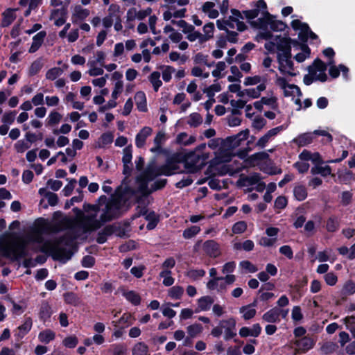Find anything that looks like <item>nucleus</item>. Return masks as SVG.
<instances>
[{"instance_id": "obj_1", "label": "nucleus", "mask_w": 355, "mask_h": 355, "mask_svg": "<svg viewBox=\"0 0 355 355\" xmlns=\"http://www.w3.org/2000/svg\"><path fill=\"white\" fill-rule=\"evenodd\" d=\"M121 208L120 202L116 198H113L107 202L105 208L99 216V209L97 206L87 205L85 207V214H80L76 216L75 223L68 234L69 237H64L60 240L47 241L42 244V252H50L54 258L62 263H65L71 257L69 251L62 248V245L71 246L72 241L81 234L94 231L100 228L105 222L112 220L119 215Z\"/></svg>"}, {"instance_id": "obj_2", "label": "nucleus", "mask_w": 355, "mask_h": 355, "mask_svg": "<svg viewBox=\"0 0 355 355\" xmlns=\"http://www.w3.org/2000/svg\"><path fill=\"white\" fill-rule=\"evenodd\" d=\"M180 171L179 163L175 161H168L166 164L159 168L155 167L154 165H150L146 168L145 172L137 178V191L143 195H146L154 190L161 189L165 185L166 180H161L155 182L154 187L151 189L148 188V183L153 181L158 175H164L168 176L178 173Z\"/></svg>"}, {"instance_id": "obj_3", "label": "nucleus", "mask_w": 355, "mask_h": 355, "mask_svg": "<svg viewBox=\"0 0 355 355\" xmlns=\"http://www.w3.org/2000/svg\"><path fill=\"white\" fill-rule=\"evenodd\" d=\"M249 130L248 129L240 132L234 136L229 137L223 140V148L216 154V162H228L231 160L233 155L232 150L241 145V142L247 139L249 136Z\"/></svg>"}, {"instance_id": "obj_4", "label": "nucleus", "mask_w": 355, "mask_h": 355, "mask_svg": "<svg viewBox=\"0 0 355 355\" xmlns=\"http://www.w3.org/2000/svg\"><path fill=\"white\" fill-rule=\"evenodd\" d=\"M278 48L282 49V52H278L277 61L278 69L284 76H295L297 75L293 62L291 59V46L287 40H280Z\"/></svg>"}, {"instance_id": "obj_5", "label": "nucleus", "mask_w": 355, "mask_h": 355, "mask_svg": "<svg viewBox=\"0 0 355 355\" xmlns=\"http://www.w3.org/2000/svg\"><path fill=\"white\" fill-rule=\"evenodd\" d=\"M251 24L254 27L261 29L257 35V40H271L272 34L266 28L269 27L274 31H281L285 28V24L279 21H275L272 19L271 15L268 13L266 19H258L257 21H251Z\"/></svg>"}, {"instance_id": "obj_6", "label": "nucleus", "mask_w": 355, "mask_h": 355, "mask_svg": "<svg viewBox=\"0 0 355 355\" xmlns=\"http://www.w3.org/2000/svg\"><path fill=\"white\" fill-rule=\"evenodd\" d=\"M28 240L19 237L12 239L2 248L3 253L12 259H19L26 256V245Z\"/></svg>"}, {"instance_id": "obj_7", "label": "nucleus", "mask_w": 355, "mask_h": 355, "mask_svg": "<svg viewBox=\"0 0 355 355\" xmlns=\"http://www.w3.org/2000/svg\"><path fill=\"white\" fill-rule=\"evenodd\" d=\"M275 83L283 90L284 96L291 97L294 101L295 103L298 105L297 110L302 109V103L300 98L302 96V92L297 85L288 84L285 78L279 76L277 74H276L275 76Z\"/></svg>"}, {"instance_id": "obj_8", "label": "nucleus", "mask_w": 355, "mask_h": 355, "mask_svg": "<svg viewBox=\"0 0 355 355\" xmlns=\"http://www.w3.org/2000/svg\"><path fill=\"white\" fill-rule=\"evenodd\" d=\"M202 245L204 252L211 257H217L220 254V250L218 243L214 240H208L202 243L201 241H198L194 247L193 250L198 252L200 245Z\"/></svg>"}, {"instance_id": "obj_9", "label": "nucleus", "mask_w": 355, "mask_h": 355, "mask_svg": "<svg viewBox=\"0 0 355 355\" xmlns=\"http://www.w3.org/2000/svg\"><path fill=\"white\" fill-rule=\"evenodd\" d=\"M245 17L249 19L252 20L256 17L261 16L258 19H266L268 12L266 10V3L263 0H259L255 3V8L252 10H245L243 12Z\"/></svg>"}, {"instance_id": "obj_10", "label": "nucleus", "mask_w": 355, "mask_h": 355, "mask_svg": "<svg viewBox=\"0 0 355 355\" xmlns=\"http://www.w3.org/2000/svg\"><path fill=\"white\" fill-rule=\"evenodd\" d=\"M327 65L320 60H315L312 65L309 67V72H310L315 80L321 82L326 81L327 76L325 73Z\"/></svg>"}, {"instance_id": "obj_11", "label": "nucleus", "mask_w": 355, "mask_h": 355, "mask_svg": "<svg viewBox=\"0 0 355 355\" xmlns=\"http://www.w3.org/2000/svg\"><path fill=\"white\" fill-rule=\"evenodd\" d=\"M291 26L293 29L300 31L299 37L302 40H307L309 38L311 40L318 38V36L311 31L306 24L302 23L298 19L293 20Z\"/></svg>"}, {"instance_id": "obj_12", "label": "nucleus", "mask_w": 355, "mask_h": 355, "mask_svg": "<svg viewBox=\"0 0 355 355\" xmlns=\"http://www.w3.org/2000/svg\"><path fill=\"white\" fill-rule=\"evenodd\" d=\"M279 230L277 227H269L266 230L267 236H262L258 241L259 245L263 247H272L277 241V234Z\"/></svg>"}, {"instance_id": "obj_13", "label": "nucleus", "mask_w": 355, "mask_h": 355, "mask_svg": "<svg viewBox=\"0 0 355 355\" xmlns=\"http://www.w3.org/2000/svg\"><path fill=\"white\" fill-rule=\"evenodd\" d=\"M236 320L232 317L220 321L219 325L224 329L225 340H228L236 335Z\"/></svg>"}, {"instance_id": "obj_14", "label": "nucleus", "mask_w": 355, "mask_h": 355, "mask_svg": "<svg viewBox=\"0 0 355 355\" xmlns=\"http://www.w3.org/2000/svg\"><path fill=\"white\" fill-rule=\"evenodd\" d=\"M231 14L227 19L230 23V28H236L239 31H244L246 26L243 21V17L241 12L236 9H232Z\"/></svg>"}, {"instance_id": "obj_15", "label": "nucleus", "mask_w": 355, "mask_h": 355, "mask_svg": "<svg viewBox=\"0 0 355 355\" xmlns=\"http://www.w3.org/2000/svg\"><path fill=\"white\" fill-rule=\"evenodd\" d=\"M89 15V10L83 8L80 5H76L72 8L71 21L73 24H76L79 21H83Z\"/></svg>"}, {"instance_id": "obj_16", "label": "nucleus", "mask_w": 355, "mask_h": 355, "mask_svg": "<svg viewBox=\"0 0 355 355\" xmlns=\"http://www.w3.org/2000/svg\"><path fill=\"white\" fill-rule=\"evenodd\" d=\"M153 133V129L149 126H144L135 137V145L137 148H143L146 144V141Z\"/></svg>"}, {"instance_id": "obj_17", "label": "nucleus", "mask_w": 355, "mask_h": 355, "mask_svg": "<svg viewBox=\"0 0 355 355\" xmlns=\"http://www.w3.org/2000/svg\"><path fill=\"white\" fill-rule=\"evenodd\" d=\"M265 89L266 85L264 83H261L257 87L245 89L240 92L239 94H237V95L241 98L248 96L252 98H257L260 96L261 92L264 91Z\"/></svg>"}, {"instance_id": "obj_18", "label": "nucleus", "mask_w": 355, "mask_h": 355, "mask_svg": "<svg viewBox=\"0 0 355 355\" xmlns=\"http://www.w3.org/2000/svg\"><path fill=\"white\" fill-rule=\"evenodd\" d=\"M328 64L330 66L329 73L332 78H336L338 77L340 75V71H342L343 77L345 79L348 78L347 73H348L349 69L346 66L340 64L338 67H336L334 65V60H331L328 62Z\"/></svg>"}, {"instance_id": "obj_19", "label": "nucleus", "mask_w": 355, "mask_h": 355, "mask_svg": "<svg viewBox=\"0 0 355 355\" xmlns=\"http://www.w3.org/2000/svg\"><path fill=\"white\" fill-rule=\"evenodd\" d=\"M261 332V327L259 324L256 323L251 328L243 327L239 330V336L243 338L248 336L258 337Z\"/></svg>"}, {"instance_id": "obj_20", "label": "nucleus", "mask_w": 355, "mask_h": 355, "mask_svg": "<svg viewBox=\"0 0 355 355\" xmlns=\"http://www.w3.org/2000/svg\"><path fill=\"white\" fill-rule=\"evenodd\" d=\"M214 300L211 296H203L199 298L197 301V307L195 309V313H198L201 311H207L210 309Z\"/></svg>"}, {"instance_id": "obj_21", "label": "nucleus", "mask_w": 355, "mask_h": 355, "mask_svg": "<svg viewBox=\"0 0 355 355\" xmlns=\"http://www.w3.org/2000/svg\"><path fill=\"white\" fill-rule=\"evenodd\" d=\"M201 9L209 19H216L219 16V11L216 8V4L213 1L205 2Z\"/></svg>"}, {"instance_id": "obj_22", "label": "nucleus", "mask_w": 355, "mask_h": 355, "mask_svg": "<svg viewBox=\"0 0 355 355\" xmlns=\"http://www.w3.org/2000/svg\"><path fill=\"white\" fill-rule=\"evenodd\" d=\"M295 345L298 350L306 352L313 347L315 341L311 338L305 336L297 340Z\"/></svg>"}, {"instance_id": "obj_23", "label": "nucleus", "mask_w": 355, "mask_h": 355, "mask_svg": "<svg viewBox=\"0 0 355 355\" xmlns=\"http://www.w3.org/2000/svg\"><path fill=\"white\" fill-rule=\"evenodd\" d=\"M207 288L210 291L222 292L225 290V285L222 277H214L207 283Z\"/></svg>"}, {"instance_id": "obj_24", "label": "nucleus", "mask_w": 355, "mask_h": 355, "mask_svg": "<svg viewBox=\"0 0 355 355\" xmlns=\"http://www.w3.org/2000/svg\"><path fill=\"white\" fill-rule=\"evenodd\" d=\"M51 19L54 21V24L57 26L63 25L66 21L64 9H54L51 14Z\"/></svg>"}, {"instance_id": "obj_25", "label": "nucleus", "mask_w": 355, "mask_h": 355, "mask_svg": "<svg viewBox=\"0 0 355 355\" xmlns=\"http://www.w3.org/2000/svg\"><path fill=\"white\" fill-rule=\"evenodd\" d=\"M255 307L256 303L254 302L246 306H243L239 309V312L242 314L244 320H250L255 316L257 313Z\"/></svg>"}, {"instance_id": "obj_26", "label": "nucleus", "mask_w": 355, "mask_h": 355, "mask_svg": "<svg viewBox=\"0 0 355 355\" xmlns=\"http://www.w3.org/2000/svg\"><path fill=\"white\" fill-rule=\"evenodd\" d=\"M164 33L165 34L168 35V39L173 42V43H179L182 40V35L175 30L171 26L166 25L164 28L163 30Z\"/></svg>"}, {"instance_id": "obj_27", "label": "nucleus", "mask_w": 355, "mask_h": 355, "mask_svg": "<svg viewBox=\"0 0 355 355\" xmlns=\"http://www.w3.org/2000/svg\"><path fill=\"white\" fill-rule=\"evenodd\" d=\"M46 35L45 31H40L37 33L33 38L32 44L29 49V53H35L37 51L43 43Z\"/></svg>"}, {"instance_id": "obj_28", "label": "nucleus", "mask_w": 355, "mask_h": 355, "mask_svg": "<svg viewBox=\"0 0 355 355\" xmlns=\"http://www.w3.org/2000/svg\"><path fill=\"white\" fill-rule=\"evenodd\" d=\"M135 101L137 107L140 112L147 111L146 96L144 92H137L135 95Z\"/></svg>"}, {"instance_id": "obj_29", "label": "nucleus", "mask_w": 355, "mask_h": 355, "mask_svg": "<svg viewBox=\"0 0 355 355\" xmlns=\"http://www.w3.org/2000/svg\"><path fill=\"white\" fill-rule=\"evenodd\" d=\"M262 320L268 323L279 322L281 320L278 315V308L275 307L266 312L262 316Z\"/></svg>"}, {"instance_id": "obj_30", "label": "nucleus", "mask_w": 355, "mask_h": 355, "mask_svg": "<svg viewBox=\"0 0 355 355\" xmlns=\"http://www.w3.org/2000/svg\"><path fill=\"white\" fill-rule=\"evenodd\" d=\"M314 139V133H304L293 139V142L299 146H304L311 144Z\"/></svg>"}, {"instance_id": "obj_31", "label": "nucleus", "mask_w": 355, "mask_h": 355, "mask_svg": "<svg viewBox=\"0 0 355 355\" xmlns=\"http://www.w3.org/2000/svg\"><path fill=\"white\" fill-rule=\"evenodd\" d=\"M223 139H211L208 142V146L211 149H216L217 147H219V148L217 150V151L215 152V158L211 162V164H213V165L225 162H216V154L221 149H223V150H225V148H223Z\"/></svg>"}, {"instance_id": "obj_32", "label": "nucleus", "mask_w": 355, "mask_h": 355, "mask_svg": "<svg viewBox=\"0 0 355 355\" xmlns=\"http://www.w3.org/2000/svg\"><path fill=\"white\" fill-rule=\"evenodd\" d=\"M331 250L326 249L323 251L318 252L316 254L315 259L313 260H318L319 262L324 263L326 261H330L331 263H334L336 260L335 257H331Z\"/></svg>"}, {"instance_id": "obj_33", "label": "nucleus", "mask_w": 355, "mask_h": 355, "mask_svg": "<svg viewBox=\"0 0 355 355\" xmlns=\"http://www.w3.org/2000/svg\"><path fill=\"white\" fill-rule=\"evenodd\" d=\"M55 338V333L51 329H45L38 334L40 342L47 344L53 340Z\"/></svg>"}, {"instance_id": "obj_34", "label": "nucleus", "mask_w": 355, "mask_h": 355, "mask_svg": "<svg viewBox=\"0 0 355 355\" xmlns=\"http://www.w3.org/2000/svg\"><path fill=\"white\" fill-rule=\"evenodd\" d=\"M15 9H7L3 12L2 26L6 27L10 26L16 19Z\"/></svg>"}, {"instance_id": "obj_35", "label": "nucleus", "mask_w": 355, "mask_h": 355, "mask_svg": "<svg viewBox=\"0 0 355 355\" xmlns=\"http://www.w3.org/2000/svg\"><path fill=\"white\" fill-rule=\"evenodd\" d=\"M313 175L320 174L323 177H326L331 174V168L329 166H322L321 164L315 165L311 169Z\"/></svg>"}, {"instance_id": "obj_36", "label": "nucleus", "mask_w": 355, "mask_h": 355, "mask_svg": "<svg viewBox=\"0 0 355 355\" xmlns=\"http://www.w3.org/2000/svg\"><path fill=\"white\" fill-rule=\"evenodd\" d=\"M202 37L205 42H206L214 37L215 31L214 24L213 22H208L205 24L202 28Z\"/></svg>"}, {"instance_id": "obj_37", "label": "nucleus", "mask_w": 355, "mask_h": 355, "mask_svg": "<svg viewBox=\"0 0 355 355\" xmlns=\"http://www.w3.org/2000/svg\"><path fill=\"white\" fill-rule=\"evenodd\" d=\"M148 80L155 92H157L159 87L162 85V82L160 80V73L159 71L152 72L148 76Z\"/></svg>"}, {"instance_id": "obj_38", "label": "nucleus", "mask_w": 355, "mask_h": 355, "mask_svg": "<svg viewBox=\"0 0 355 355\" xmlns=\"http://www.w3.org/2000/svg\"><path fill=\"white\" fill-rule=\"evenodd\" d=\"M293 195L299 201L305 200L307 197V190L306 187L301 184L295 185L293 188Z\"/></svg>"}, {"instance_id": "obj_39", "label": "nucleus", "mask_w": 355, "mask_h": 355, "mask_svg": "<svg viewBox=\"0 0 355 355\" xmlns=\"http://www.w3.org/2000/svg\"><path fill=\"white\" fill-rule=\"evenodd\" d=\"M87 66L89 67L87 73L90 76H98L103 75L104 73L102 66L98 67L96 62L88 61Z\"/></svg>"}, {"instance_id": "obj_40", "label": "nucleus", "mask_w": 355, "mask_h": 355, "mask_svg": "<svg viewBox=\"0 0 355 355\" xmlns=\"http://www.w3.org/2000/svg\"><path fill=\"white\" fill-rule=\"evenodd\" d=\"M203 331L202 326L199 323H194L187 327V331L190 338H195Z\"/></svg>"}, {"instance_id": "obj_41", "label": "nucleus", "mask_w": 355, "mask_h": 355, "mask_svg": "<svg viewBox=\"0 0 355 355\" xmlns=\"http://www.w3.org/2000/svg\"><path fill=\"white\" fill-rule=\"evenodd\" d=\"M171 270H162L159 272V277L163 278V284L166 286H170L174 284L175 279L171 276Z\"/></svg>"}, {"instance_id": "obj_42", "label": "nucleus", "mask_w": 355, "mask_h": 355, "mask_svg": "<svg viewBox=\"0 0 355 355\" xmlns=\"http://www.w3.org/2000/svg\"><path fill=\"white\" fill-rule=\"evenodd\" d=\"M62 119V115L57 111H51L46 119V125L49 126L55 125L60 123Z\"/></svg>"}, {"instance_id": "obj_43", "label": "nucleus", "mask_w": 355, "mask_h": 355, "mask_svg": "<svg viewBox=\"0 0 355 355\" xmlns=\"http://www.w3.org/2000/svg\"><path fill=\"white\" fill-rule=\"evenodd\" d=\"M197 84L196 83V80L191 81L189 85L187 87V92L190 94H193L192 99L194 101H198L201 98V94L199 92H197Z\"/></svg>"}, {"instance_id": "obj_44", "label": "nucleus", "mask_w": 355, "mask_h": 355, "mask_svg": "<svg viewBox=\"0 0 355 355\" xmlns=\"http://www.w3.org/2000/svg\"><path fill=\"white\" fill-rule=\"evenodd\" d=\"M187 123L191 127H198L202 123V118L200 114L194 112L187 117Z\"/></svg>"}, {"instance_id": "obj_45", "label": "nucleus", "mask_w": 355, "mask_h": 355, "mask_svg": "<svg viewBox=\"0 0 355 355\" xmlns=\"http://www.w3.org/2000/svg\"><path fill=\"white\" fill-rule=\"evenodd\" d=\"M272 39V41L267 42L265 44V48L269 51V52H273L276 49L279 51V52H282V49L277 47L278 43H279L280 40H286V38H282L278 36H276L275 38Z\"/></svg>"}, {"instance_id": "obj_46", "label": "nucleus", "mask_w": 355, "mask_h": 355, "mask_svg": "<svg viewBox=\"0 0 355 355\" xmlns=\"http://www.w3.org/2000/svg\"><path fill=\"white\" fill-rule=\"evenodd\" d=\"M337 348L338 345L336 343L331 341H327L321 345L320 352L324 354H329L335 352Z\"/></svg>"}, {"instance_id": "obj_47", "label": "nucleus", "mask_w": 355, "mask_h": 355, "mask_svg": "<svg viewBox=\"0 0 355 355\" xmlns=\"http://www.w3.org/2000/svg\"><path fill=\"white\" fill-rule=\"evenodd\" d=\"M196 139L193 136H189L187 133L182 132L178 135L177 142L180 144L188 146L193 144Z\"/></svg>"}, {"instance_id": "obj_48", "label": "nucleus", "mask_w": 355, "mask_h": 355, "mask_svg": "<svg viewBox=\"0 0 355 355\" xmlns=\"http://www.w3.org/2000/svg\"><path fill=\"white\" fill-rule=\"evenodd\" d=\"M171 23L173 24L178 26L179 28H182V32L184 34H187V33L194 30V26L193 25L187 23L186 21L183 19H180L179 21L171 20Z\"/></svg>"}, {"instance_id": "obj_49", "label": "nucleus", "mask_w": 355, "mask_h": 355, "mask_svg": "<svg viewBox=\"0 0 355 355\" xmlns=\"http://www.w3.org/2000/svg\"><path fill=\"white\" fill-rule=\"evenodd\" d=\"M31 144L25 139L18 140L14 145V148L17 153H24L30 148Z\"/></svg>"}, {"instance_id": "obj_50", "label": "nucleus", "mask_w": 355, "mask_h": 355, "mask_svg": "<svg viewBox=\"0 0 355 355\" xmlns=\"http://www.w3.org/2000/svg\"><path fill=\"white\" fill-rule=\"evenodd\" d=\"M148 348L143 343H137L132 348V355H148Z\"/></svg>"}, {"instance_id": "obj_51", "label": "nucleus", "mask_w": 355, "mask_h": 355, "mask_svg": "<svg viewBox=\"0 0 355 355\" xmlns=\"http://www.w3.org/2000/svg\"><path fill=\"white\" fill-rule=\"evenodd\" d=\"M113 141V135L111 132H105L98 139V146L103 148Z\"/></svg>"}, {"instance_id": "obj_52", "label": "nucleus", "mask_w": 355, "mask_h": 355, "mask_svg": "<svg viewBox=\"0 0 355 355\" xmlns=\"http://www.w3.org/2000/svg\"><path fill=\"white\" fill-rule=\"evenodd\" d=\"M124 44L123 42H118L115 44L112 55L115 60L121 59L125 51Z\"/></svg>"}, {"instance_id": "obj_53", "label": "nucleus", "mask_w": 355, "mask_h": 355, "mask_svg": "<svg viewBox=\"0 0 355 355\" xmlns=\"http://www.w3.org/2000/svg\"><path fill=\"white\" fill-rule=\"evenodd\" d=\"M339 227V222L336 217H329L326 223V228L328 232H336Z\"/></svg>"}, {"instance_id": "obj_54", "label": "nucleus", "mask_w": 355, "mask_h": 355, "mask_svg": "<svg viewBox=\"0 0 355 355\" xmlns=\"http://www.w3.org/2000/svg\"><path fill=\"white\" fill-rule=\"evenodd\" d=\"M63 70L60 67H53L49 69L46 73V78L50 80H54L61 76Z\"/></svg>"}, {"instance_id": "obj_55", "label": "nucleus", "mask_w": 355, "mask_h": 355, "mask_svg": "<svg viewBox=\"0 0 355 355\" xmlns=\"http://www.w3.org/2000/svg\"><path fill=\"white\" fill-rule=\"evenodd\" d=\"M166 139L165 133L162 131H159L157 133L154 138V144L155 147L151 149V151L155 152L157 150L161 148V146Z\"/></svg>"}, {"instance_id": "obj_56", "label": "nucleus", "mask_w": 355, "mask_h": 355, "mask_svg": "<svg viewBox=\"0 0 355 355\" xmlns=\"http://www.w3.org/2000/svg\"><path fill=\"white\" fill-rule=\"evenodd\" d=\"M184 293V289L180 286H174L168 290V295L172 299H180Z\"/></svg>"}, {"instance_id": "obj_57", "label": "nucleus", "mask_w": 355, "mask_h": 355, "mask_svg": "<svg viewBox=\"0 0 355 355\" xmlns=\"http://www.w3.org/2000/svg\"><path fill=\"white\" fill-rule=\"evenodd\" d=\"M123 296L125 297L127 300L130 302L134 305H137L140 303L141 298L140 296L135 293V291H128L123 293Z\"/></svg>"}, {"instance_id": "obj_58", "label": "nucleus", "mask_w": 355, "mask_h": 355, "mask_svg": "<svg viewBox=\"0 0 355 355\" xmlns=\"http://www.w3.org/2000/svg\"><path fill=\"white\" fill-rule=\"evenodd\" d=\"M43 64L41 59H37L33 62L28 69L29 76H34L37 74L42 68Z\"/></svg>"}, {"instance_id": "obj_59", "label": "nucleus", "mask_w": 355, "mask_h": 355, "mask_svg": "<svg viewBox=\"0 0 355 355\" xmlns=\"http://www.w3.org/2000/svg\"><path fill=\"white\" fill-rule=\"evenodd\" d=\"M205 275V271L202 269H191L189 270L186 276L192 280H196L199 278L202 277Z\"/></svg>"}, {"instance_id": "obj_60", "label": "nucleus", "mask_w": 355, "mask_h": 355, "mask_svg": "<svg viewBox=\"0 0 355 355\" xmlns=\"http://www.w3.org/2000/svg\"><path fill=\"white\" fill-rule=\"evenodd\" d=\"M187 38L190 42L198 40L200 44L205 43L202 34L198 31H195V29L191 32L187 33Z\"/></svg>"}, {"instance_id": "obj_61", "label": "nucleus", "mask_w": 355, "mask_h": 355, "mask_svg": "<svg viewBox=\"0 0 355 355\" xmlns=\"http://www.w3.org/2000/svg\"><path fill=\"white\" fill-rule=\"evenodd\" d=\"M230 71L232 75L227 77L228 81L240 83V79L242 77V74L240 72L239 68L236 66H232Z\"/></svg>"}, {"instance_id": "obj_62", "label": "nucleus", "mask_w": 355, "mask_h": 355, "mask_svg": "<svg viewBox=\"0 0 355 355\" xmlns=\"http://www.w3.org/2000/svg\"><path fill=\"white\" fill-rule=\"evenodd\" d=\"M175 71V69L171 66H165L162 71V79L164 82H169L171 80L172 74Z\"/></svg>"}, {"instance_id": "obj_63", "label": "nucleus", "mask_w": 355, "mask_h": 355, "mask_svg": "<svg viewBox=\"0 0 355 355\" xmlns=\"http://www.w3.org/2000/svg\"><path fill=\"white\" fill-rule=\"evenodd\" d=\"M200 231V228L198 226L193 225L191 227L186 229L183 232V237L186 239H189L198 234Z\"/></svg>"}, {"instance_id": "obj_64", "label": "nucleus", "mask_w": 355, "mask_h": 355, "mask_svg": "<svg viewBox=\"0 0 355 355\" xmlns=\"http://www.w3.org/2000/svg\"><path fill=\"white\" fill-rule=\"evenodd\" d=\"M343 293L345 295H351L355 293V283L352 280L347 281L343 285Z\"/></svg>"}]
</instances>
